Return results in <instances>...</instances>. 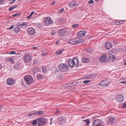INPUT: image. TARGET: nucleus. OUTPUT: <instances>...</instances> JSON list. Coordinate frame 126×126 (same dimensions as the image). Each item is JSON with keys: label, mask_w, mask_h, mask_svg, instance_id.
<instances>
[{"label": "nucleus", "mask_w": 126, "mask_h": 126, "mask_svg": "<svg viewBox=\"0 0 126 126\" xmlns=\"http://www.w3.org/2000/svg\"><path fill=\"white\" fill-rule=\"evenodd\" d=\"M68 63L69 65L71 67H73L75 65L77 67L78 66L79 61L77 58H74L73 60L69 59L68 61Z\"/></svg>", "instance_id": "obj_1"}, {"label": "nucleus", "mask_w": 126, "mask_h": 126, "mask_svg": "<svg viewBox=\"0 0 126 126\" xmlns=\"http://www.w3.org/2000/svg\"><path fill=\"white\" fill-rule=\"evenodd\" d=\"M83 42V39H80L78 40V38H76L70 40L68 43L72 44H79Z\"/></svg>", "instance_id": "obj_2"}, {"label": "nucleus", "mask_w": 126, "mask_h": 126, "mask_svg": "<svg viewBox=\"0 0 126 126\" xmlns=\"http://www.w3.org/2000/svg\"><path fill=\"white\" fill-rule=\"evenodd\" d=\"M24 79L26 83L27 84H31L33 81L32 77L30 75H27L25 76L24 77Z\"/></svg>", "instance_id": "obj_3"}, {"label": "nucleus", "mask_w": 126, "mask_h": 126, "mask_svg": "<svg viewBox=\"0 0 126 126\" xmlns=\"http://www.w3.org/2000/svg\"><path fill=\"white\" fill-rule=\"evenodd\" d=\"M59 67V70L62 72L67 71L68 70V67L67 65L65 63L60 64Z\"/></svg>", "instance_id": "obj_4"}, {"label": "nucleus", "mask_w": 126, "mask_h": 126, "mask_svg": "<svg viewBox=\"0 0 126 126\" xmlns=\"http://www.w3.org/2000/svg\"><path fill=\"white\" fill-rule=\"evenodd\" d=\"M37 121L38 125L40 126L43 125L46 122L45 119V118L43 117L38 118Z\"/></svg>", "instance_id": "obj_5"}, {"label": "nucleus", "mask_w": 126, "mask_h": 126, "mask_svg": "<svg viewBox=\"0 0 126 126\" xmlns=\"http://www.w3.org/2000/svg\"><path fill=\"white\" fill-rule=\"evenodd\" d=\"M53 23V21L51 20V18L49 17L46 18L45 19V23L47 26H48L50 24Z\"/></svg>", "instance_id": "obj_6"}, {"label": "nucleus", "mask_w": 126, "mask_h": 126, "mask_svg": "<svg viewBox=\"0 0 126 126\" xmlns=\"http://www.w3.org/2000/svg\"><path fill=\"white\" fill-rule=\"evenodd\" d=\"M65 120V118L64 117H60L57 119V122L59 124L62 125L64 123Z\"/></svg>", "instance_id": "obj_7"}, {"label": "nucleus", "mask_w": 126, "mask_h": 126, "mask_svg": "<svg viewBox=\"0 0 126 126\" xmlns=\"http://www.w3.org/2000/svg\"><path fill=\"white\" fill-rule=\"evenodd\" d=\"M24 60L25 62L29 63L31 60L30 56L28 54H26L24 57Z\"/></svg>", "instance_id": "obj_8"}, {"label": "nucleus", "mask_w": 126, "mask_h": 126, "mask_svg": "<svg viewBox=\"0 0 126 126\" xmlns=\"http://www.w3.org/2000/svg\"><path fill=\"white\" fill-rule=\"evenodd\" d=\"M66 31L64 29H60L58 31V34L59 36H63L65 34Z\"/></svg>", "instance_id": "obj_9"}, {"label": "nucleus", "mask_w": 126, "mask_h": 126, "mask_svg": "<svg viewBox=\"0 0 126 126\" xmlns=\"http://www.w3.org/2000/svg\"><path fill=\"white\" fill-rule=\"evenodd\" d=\"M101 123V121L99 119H97L94 120L93 123L92 125L93 126H95L97 125H98Z\"/></svg>", "instance_id": "obj_10"}, {"label": "nucleus", "mask_w": 126, "mask_h": 126, "mask_svg": "<svg viewBox=\"0 0 126 126\" xmlns=\"http://www.w3.org/2000/svg\"><path fill=\"white\" fill-rule=\"evenodd\" d=\"M115 122L116 119L114 118H109L107 121V123L108 124H114L115 123Z\"/></svg>", "instance_id": "obj_11"}, {"label": "nucleus", "mask_w": 126, "mask_h": 126, "mask_svg": "<svg viewBox=\"0 0 126 126\" xmlns=\"http://www.w3.org/2000/svg\"><path fill=\"white\" fill-rule=\"evenodd\" d=\"M86 33L85 31H80L78 32V36L80 37H83L85 36Z\"/></svg>", "instance_id": "obj_12"}, {"label": "nucleus", "mask_w": 126, "mask_h": 126, "mask_svg": "<svg viewBox=\"0 0 126 126\" xmlns=\"http://www.w3.org/2000/svg\"><path fill=\"white\" fill-rule=\"evenodd\" d=\"M116 99L117 101L121 102L123 101L124 97L122 95H119L117 96Z\"/></svg>", "instance_id": "obj_13"}, {"label": "nucleus", "mask_w": 126, "mask_h": 126, "mask_svg": "<svg viewBox=\"0 0 126 126\" xmlns=\"http://www.w3.org/2000/svg\"><path fill=\"white\" fill-rule=\"evenodd\" d=\"M28 33L31 35H33L35 33V30L32 28H29L28 30Z\"/></svg>", "instance_id": "obj_14"}, {"label": "nucleus", "mask_w": 126, "mask_h": 126, "mask_svg": "<svg viewBox=\"0 0 126 126\" xmlns=\"http://www.w3.org/2000/svg\"><path fill=\"white\" fill-rule=\"evenodd\" d=\"M107 58V56L105 54H104L101 56L99 60L100 62H104Z\"/></svg>", "instance_id": "obj_15"}, {"label": "nucleus", "mask_w": 126, "mask_h": 126, "mask_svg": "<svg viewBox=\"0 0 126 126\" xmlns=\"http://www.w3.org/2000/svg\"><path fill=\"white\" fill-rule=\"evenodd\" d=\"M17 26H18L19 27L21 28V30L23 28H24L27 26V24L26 23H18L17 24Z\"/></svg>", "instance_id": "obj_16"}, {"label": "nucleus", "mask_w": 126, "mask_h": 126, "mask_svg": "<svg viewBox=\"0 0 126 126\" xmlns=\"http://www.w3.org/2000/svg\"><path fill=\"white\" fill-rule=\"evenodd\" d=\"M110 83V82H107V80H105L102 81L100 82V85L102 86H106L109 85Z\"/></svg>", "instance_id": "obj_17"}, {"label": "nucleus", "mask_w": 126, "mask_h": 126, "mask_svg": "<svg viewBox=\"0 0 126 126\" xmlns=\"http://www.w3.org/2000/svg\"><path fill=\"white\" fill-rule=\"evenodd\" d=\"M105 47L107 49H109L112 47V45L110 42H107L105 44Z\"/></svg>", "instance_id": "obj_18"}, {"label": "nucleus", "mask_w": 126, "mask_h": 126, "mask_svg": "<svg viewBox=\"0 0 126 126\" xmlns=\"http://www.w3.org/2000/svg\"><path fill=\"white\" fill-rule=\"evenodd\" d=\"M14 80L12 79H8L7 80V83L9 85H11L14 83Z\"/></svg>", "instance_id": "obj_19"}, {"label": "nucleus", "mask_w": 126, "mask_h": 126, "mask_svg": "<svg viewBox=\"0 0 126 126\" xmlns=\"http://www.w3.org/2000/svg\"><path fill=\"white\" fill-rule=\"evenodd\" d=\"M77 6V4L74 2H71L69 3V6L71 8H75Z\"/></svg>", "instance_id": "obj_20"}, {"label": "nucleus", "mask_w": 126, "mask_h": 126, "mask_svg": "<svg viewBox=\"0 0 126 126\" xmlns=\"http://www.w3.org/2000/svg\"><path fill=\"white\" fill-rule=\"evenodd\" d=\"M90 61L89 58H83L82 59V62L83 63H88Z\"/></svg>", "instance_id": "obj_21"}, {"label": "nucleus", "mask_w": 126, "mask_h": 126, "mask_svg": "<svg viewBox=\"0 0 126 126\" xmlns=\"http://www.w3.org/2000/svg\"><path fill=\"white\" fill-rule=\"evenodd\" d=\"M44 112L42 110H39L37 111L34 113V114L35 115H43Z\"/></svg>", "instance_id": "obj_22"}, {"label": "nucleus", "mask_w": 126, "mask_h": 126, "mask_svg": "<svg viewBox=\"0 0 126 126\" xmlns=\"http://www.w3.org/2000/svg\"><path fill=\"white\" fill-rule=\"evenodd\" d=\"M14 30L15 32L16 33H18L20 31H21V28L19 27L18 26L14 28Z\"/></svg>", "instance_id": "obj_23"}, {"label": "nucleus", "mask_w": 126, "mask_h": 126, "mask_svg": "<svg viewBox=\"0 0 126 126\" xmlns=\"http://www.w3.org/2000/svg\"><path fill=\"white\" fill-rule=\"evenodd\" d=\"M5 61L6 62H12V64H13L14 63V61L12 58H7L5 59Z\"/></svg>", "instance_id": "obj_24"}, {"label": "nucleus", "mask_w": 126, "mask_h": 126, "mask_svg": "<svg viewBox=\"0 0 126 126\" xmlns=\"http://www.w3.org/2000/svg\"><path fill=\"white\" fill-rule=\"evenodd\" d=\"M96 76V74H91L88 75V76L87 77V78L88 79L92 78L95 77Z\"/></svg>", "instance_id": "obj_25"}, {"label": "nucleus", "mask_w": 126, "mask_h": 126, "mask_svg": "<svg viewBox=\"0 0 126 126\" xmlns=\"http://www.w3.org/2000/svg\"><path fill=\"white\" fill-rule=\"evenodd\" d=\"M108 57L110 59L114 60L116 59L115 56L111 54H109L108 55Z\"/></svg>", "instance_id": "obj_26"}, {"label": "nucleus", "mask_w": 126, "mask_h": 126, "mask_svg": "<svg viewBox=\"0 0 126 126\" xmlns=\"http://www.w3.org/2000/svg\"><path fill=\"white\" fill-rule=\"evenodd\" d=\"M124 21H119L115 22V24L116 25H119L124 23Z\"/></svg>", "instance_id": "obj_27"}, {"label": "nucleus", "mask_w": 126, "mask_h": 126, "mask_svg": "<svg viewBox=\"0 0 126 126\" xmlns=\"http://www.w3.org/2000/svg\"><path fill=\"white\" fill-rule=\"evenodd\" d=\"M37 120L36 119L34 120H33L32 124L34 126H35L37 124Z\"/></svg>", "instance_id": "obj_28"}, {"label": "nucleus", "mask_w": 126, "mask_h": 126, "mask_svg": "<svg viewBox=\"0 0 126 126\" xmlns=\"http://www.w3.org/2000/svg\"><path fill=\"white\" fill-rule=\"evenodd\" d=\"M84 122H86V123L88 125V124L90 123V120L89 119H88L86 120H83Z\"/></svg>", "instance_id": "obj_29"}, {"label": "nucleus", "mask_w": 126, "mask_h": 126, "mask_svg": "<svg viewBox=\"0 0 126 126\" xmlns=\"http://www.w3.org/2000/svg\"><path fill=\"white\" fill-rule=\"evenodd\" d=\"M79 26L78 24H74L72 25V27L74 28H76L78 27Z\"/></svg>", "instance_id": "obj_30"}, {"label": "nucleus", "mask_w": 126, "mask_h": 126, "mask_svg": "<svg viewBox=\"0 0 126 126\" xmlns=\"http://www.w3.org/2000/svg\"><path fill=\"white\" fill-rule=\"evenodd\" d=\"M42 71L43 73H45L46 72L47 69L46 67H42Z\"/></svg>", "instance_id": "obj_31"}, {"label": "nucleus", "mask_w": 126, "mask_h": 126, "mask_svg": "<svg viewBox=\"0 0 126 126\" xmlns=\"http://www.w3.org/2000/svg\"><path fill=\"white\" fill-rule=\"evenodd\" d=\"M64 50V49H63V50H60V51H58L56 52V54H58V55H59V54H61L62 53V52Z\"/></svg>", "instance_id": "obj_32"}, {"label": "nucleus", "mask_w": 126, "mask_h": 126, "mask_svg": "<svg viewBox=\"0 0 126 126\" xmlns=\"http://www.w3.org/2000/svg\"><path fill=\"white\" fill-rule=\"evenodd\" d=\"M17 7V5H16L14 7H10L9 8V10L10 11H11L12 10H13L14 9V8Z\"/></svg>", "instance_id": "obj_33"}, {"label": "nucleus", "mask_w": 126, "mask_h": 126, "mask_svg": "<svg viewBox=\"0 0 126 126\" xmlns=\"http://www.w3.org/2000/svg\"><path fill=\"white\" fill-rule=\"evenodd\" d=\"M47 54V52H45V51H43L42 53V55L43 56H45Z\"/></svg>", "instance_id": "obj_34"}, {"label": "nucleus", "mask_w": 126, "mask_h": 126, "mask_svg": "<svg viewBox=\"0 0 126 126\" xmlns=\"http://www.w3.org/2000/svg\"><path fill=\"white\" fill-rule=\"evenodd\" d=\"M34 13V11L32 12L30 14L29 16L27 17V18L28 19H29L30 17Z\"/></svg>", "instance_id": "obj_35"}, {"label": "nucleus", "mask_w": 126, "mask_h": 126, "mask_svg": "<svg viewBox=\"0 0 126 126\" xmlns=\"http://www.w3.org/2000/svg\"><path fill=\"white\" fill-rule=\"evenodd\" d=\"M90 82V80H85L83 81V83H89Z\"/></svg>", "instance_id": "obj_36"}, {"label": "nucleus", "mask_w": 126, "mask_h": 126, "mask_svg": "<svg viewBox=\"0 0 126 126\" xmlns=\"http://www.w3.org/2000/svg\"><path fill=\"white\" fill-rule=\"evenodd\" d=\"M42 76L40 75H38L37 76V78L38 79H40L42 77Z\"/></svg>", "instance_id": "obj_37"}, {"label": "nucleus", "mask_w": 126, "mask_h": 126, "mask_svg": "<svg viewBox=\"0 0 126 126\" xmlns=\"http://www.w3.org/2000/svg\"><path fill=\"white\" fill-rule=\"evenodd\" d=\"M14 27V26L13 25H12L9 28H7V29H9V30H10L13 28Z\"/></svg>", "instance_id": "obj_38"}, {"label": "nucleus", "mask_w": 126, "mask_h": 126, "mask_svg": "<svg viewBox=\"0 0 126 126\" xmlns=\"http://www.w3.org/2000/svg\"><path fill=\"white\" fill-rule=\"evenodd\" d=\"M19 15L20 14L19 13H16L13 15V16H19Z\"/></svg>", "instance_id": "obj_39"}, {"label": "nucleus", "mask_w": 126, "mask_h": 126, "mask_svg": "<svg viewBox=\"0 0 126 126\" xmlns=\"http://www.w3.org/2000/svg\"><path fill=\"white\" fill-rule=\"evenodd\" d=\"M28 116H31L33 115H35L34 113H29L28 114Z\"/></svg>", "instance_id": "obj_40"}, {"label": "nucleus", "mask_w": 126, "mask_h": 126, "mask_svg": "<svg viewBox=\"0 0 126 126\" xmlns=\"http://www.w3.org/2000/svg\"><path fill=\"white\" fill-rule=\"evenodd\" d=\"M94 2V1L93 0H90V1H89L88 2V3H90V4H91L93 3Z\"/></svg>", "instance_id": "obj_41"}, {"label": "nucleus", "mask_w": 126, "mask_h": 126, "mask_svg": "<svg viewBox=\"0 0 126 126\" xmlns=\"http://www.w3.org/2000/svg\"><path fill=\"white\" fill-rule=\"evenodd\" d=\"M60 111L58 110V109H57V110L56 111L55 113V114H58Z\"/></svg>", "instance_id": "obj_42"}, {"label": "nucleus", "mask_w": 126, "mask_h": 126, "mask_svg": "<svg viewBox=\"0 0 126 126\" xmlns=\"http://www.w3.org/2000/svg\"><path fill=\"white\" fill-rule=\"evenodd\" d=\"M19 67V66L17 64H16L14 68H15L16 69H17Z\"/></svg>", "instance_id": "obj_43"}, {"label": "nucleus", "mask_w": 126, "mask_h": 126, "mask_svg": "<svg viewBox=\"0 0 126 126\" xmlns=\"http://www.w3.org/2000/svg\"><path fill=\"white\" fill-rule=\"evenodd\" d=\"M72 83V84H73V85H77L78 84V82H73V83Z\"/></svg>", "instance_id": "obj_44"}, {"label": "nucleus", "mask_w": 126, "mask_h": 126, "mask_svg": "<svg viewBox=\"0 0 126 126\" xmlns=\"http://www.w3.org/2000/svg\"><path fill=\"white\" fill-rule=\"evenodd\" d=\"M38 62V61L37 60H34V64H37Z\"/></svg>", "instance_id": "obj_45"}, {"label": "nucleus", "mask_w": 126, "mask_h": 126, "mask_svg": "<svg viewBox=\"0 0 126 126\" xmlns=\"http://www.w3.org/2000/svg\"><path fill=\"white\" fill-rule=\"evenodd\" d=\"M15 53H16V52L14 51H11L10 52V54H14Z\"/></svg>", "instance_id": "obj_46"}, {"label": "nucleus", "mask_w": 126, "mask_h": 126, "mask_svg": "<svg viewBox=\"0 0 126 126\" xmlns=\"http://www.w3.org/2000/svg\"><path fill=\"white\" fill-rule=\"evenodd\" d=\"M87 51L89 53H91L92 52L90 49V48L88 49H87Z\"/></svg>", "instance_id": "obj_47"}, {"label": "nucleus", "mask_w": 126, "mask_h": 126, "mask_svg": "<svg viewBox=\"0 0 126 126\" xmlns=\"http://www.w3.org/2000/svg\"><path fill=\"white\" fill-rule=\"evenodd\" d=\"M3 0H0V5L3 4Z\"/></svg>", "instance_id": "obj_48"}, {"label": "nucleus", "mask_w": 126, "mask_h": 126, "mask_svg": "<svg viewBox=\"0 0 126 126\" xmlns=\"http://www.w3.org/2000/svg\"><path fill=\"white\" fill-rule=\"evenodd\" d=\"M64 9L63 8H62L59 10L60 12H62L63 11Z\"/></svg>", "instance_id": "obj_49"}, {"label": "nucleus", "mask_w": 126, "mask_h": 126, "mask_svg": "<svg viewBox=\"0 0 126 126\" xmlns=\"http://www.w3.org/2000/svg\"><path fill=\"white\" fill-rule=\"evenodd\" d=\"M120 83H121L122 84H126V81H121Z\"/></svg>", "instance_id": "obj_50"}, {"label": "nucleus", "mask_w": 126, "mask_h": 126, "mask_svg": "<svg viewBox=\"0 0 126 126\" xmlns=\"http://www.w3.org/2000/svg\"><path fill=\"white\" fill-rule=\"evenodd\" d=\"M56 2L55 1H52L51 3V5H53L55 4Z\"/></svg>", "instance_id": "obj_51"}, {"label": "nucleus", "mask_w": 126, "mask_h": 126, "mask_svg": "<svg viewBox=\"0 0 126 126\" xmlns=\"http://www.w3.org/2000/svg\"><path fill=\"white\" fill-rule=\"evenodd\" d=\"M52 120H53V118H51L50 119V125H51L52 124Z\"/></svg>", "instance_id": "obj_52"}, {"label": "nucleus", "mask_w": 126, "mask_h": 126, "mask_svg": "<svg viewBox=\"0 0 126 126\" xmlns=\"http://www.w3.org/2000/svg\"><path fill=\"white\" fill-rule=\"evenodd\" d=\"M38 48V47H34L32 48V49H36Z\"/></svg>", "instance_id": "obj_53"}, {"label": "nucleus", "mask_w": 126, "mask_h": 126, "mask_svg": "<svg viewBox=\"0 0 126 126\" xmlns=\"http://www.w3.org/2000/svg\"><path fill=\"white\" fill-rule=\"evenodd\" d=\"M123 108H125L126 107V103L124 104L123 105Z\"/></svg>", "instance_id": "obj_54"}, {"label": "nucleus", "mask_w": 126, "mask_h": 126, "mask_svg": "<svg viewBox=\"0 0 126 126\" xmlns=\"http://www.w3.org/2000/svg\"><path fill=\"white\" fill-rule=\"evenodd\" d=\"M51 34L52 35H54L55 34V32H52L51 33Z\"/></svg>", "instance_id": "obj_55"}, {"label": "nucleus", "mask_w": 126, "mask_h": 126, "mask_svg": "<svg viewBox=\"0 0 126 126\" xmlns=\"http://www.w3.org/2000/svg\"><path fill=\"white\" fill-rule=\"evenodd\" d=\"M104 126L102 125L101 124H99V125H97L96 126Z\"/></svg>", "instance_id": "obj_56"}, {"label": "nucleus", "mask_w": 126, "mask_h": 126, "mask_svg": "<svg viewBox=\"0 0 126 126\" xmlns=\"http://www.w3.org/2000/svg\"><path fill=\"white\" fill-rule=\"evenodd\" d=\"M58 41H57L56 43V44L57 45L58 44Z\"/></svg>", "instance_id": "obj_57"}, {"label": "nucleus", "mask_w": 126, "mask_h": 126, "mask_svg": "<svg viewBox=\"0 0 126 126\" xmlns=\"http://www.w3.org/2000/svg\"><path fill=\"white\" fill-rule=\"evenodd\" d=\"M114 42L115 44H117V42L116 41H114Z\"/></svg>", "instance_id": "obj_58"}, {"label": "nucleus", "mask_w": 126, "mask_h": 126, "mask_svg": "<svg viewBox=\"0 0 126 126\" xmlns=\"http://www.w3.org/2000/svg\"><path fill=\"white\" fill-rule=\"evenodd\" d=\"M2 67V66L0 64V69Z\"/></svg>", "instance_id": "obj_59"}, {"label": "nucleus", "mask_w": 126, "mask_h": 126, "mask_svg": "<svg viewBox=\"0 0 126 126\" xmlns=\"http://www.w3.org/2000/svg\"><path fill=\"white\" fill-rule=\"evenodd\" d=\"M14 2V1H13V2H11L10 4H12V3H13Z\"/></svg>", "instance_id": "obj_60"}, {"label": "nucleus", "mask_w": 126, "mask_h": 126, "mask_svg": "<svg viewBox=\"0 0 126 126\" xmlns=\"http://www.w3.org/2000/svg\"><path fill=\"white\" fill-rule=\"evenodd\" d=\"M60 19H58V18H57L56 20L58 21V20H60Z\"/></svg>", "instance_id": "obj_61"}, {"label": "nucleus", "mask_w": 126, "mask_h": 126, "mask_svg": "<svg viewBox=\"0 0 126 126\" xmlns=\"http://www.w3.org/2000/svg\"><path fill=\"white\" fill-rule=\"evenodd\" d=\"M98 0H95V1L96 2H98Z\"/></svg>", "instance_id": "obj_62"}, {"label": "nucleus", "mask_w": 126, "mask_h": 126, "mask_svg": "<svg viewBox=\"0 0 126 126\" xmlns=\"http://www.w3.org/2000/svg\"><path fill=\"white\" fill-rule=\"evenodd\" d=\"M124 65H126V62L124 63Z\"/></svg>", "instance_id": "obj_63"}, {"label": "nucleus", "mask_w": 126, "mask_h": 126, "mask_svg": "<svg viewBox=\"0 0 126 126\" xmlns=\"http://www.w3.org/2000/svg\"><path fill=\"white\" fill-rule=\"evenodd\" d=\"M84 118V117H82V118Z\"/></svg>", "instance_id": "obj_64"}]
</instances>
